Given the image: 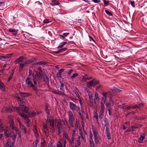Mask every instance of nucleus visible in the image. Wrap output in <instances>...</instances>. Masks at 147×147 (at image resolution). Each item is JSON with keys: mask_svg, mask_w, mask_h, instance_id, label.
<instances>
[{"mask_svg": "<svg viewBox=\"0 0 147 147\" xmlns=\"http://www.w3.org/2000/svg\"><path fill=\"white\" fill-rule=\"evenodd\" d=\"M32 75L34 84L35 85H36L37 81L40 79V77L39 76L38 72L36 73L35 74H32Z\"/></svg>", "mask_w": 147, "mask_h": 147, "instance_id": "obj_8", "label": "nucleus"}, {"mask_svg": "<svg viewBox=\"0 0 147 147\" xmlns=\"http://www.w3.org/2000/svg\"><path fill=\"white\" fill-rule=\"evenodd\" d=\"M105 110V107L103 106L100 107V109L99 113V117L100 119L102 118L104 115Z\"/></svg>", "mask_w": 147, "mask_h": 147, "instance_id": "obj_9", "label": "nucleus"}, {"mask_svg": "<svg viewBox=\"0 0 147 147\" xmlns=\"http://www.w3.org/2000/svg\"><path fill=\"white\" fill-rule=\"evenodd\" d=\"M0 89L3 92H5V91L4 85L1 81H0Z\"/></svg>", "mask_w": 147, "mask_h": 147, "instance_id": "obj_25", "label": "nucleus"}, {"mask_svg": "<svg viewBox=\"0 0 147 147\" xmlns=\"http://www.w3.org/2000/svg\"><path fill=\"white\" fill-rule=\"evenodd\" d=\"M103 2L105 5H107L109 4L110 1H106L105 0H104Z\"/></svg>", "mask_w": 147, "mask_h": 147, "instance_id": "obj_57", "label": "nucleus"}, {"mask_svg": "<svg viewBox=\"0 0 147 147\" xmlns=\"http://www.w3.org/2000/svg\"><path fill=\"white\" fill-rule=\"evenodd\" d=\"M20 127L23 130V132L25 133H26L27 131L26 127L24 125H22V123H20Z\"/></svg>", "mask_w": 147, "mask_h": 147, "instance_id": "obj_30", "label": "nucleus"}, {"mask_svg": "<svg viewBox=\"0 0 147 147\" xmlns=\"http://www.w3.org/2000/svg\"><path fill=\"white\" fill-rule=\"evenodd\" d=\"M11 111H12L11 108L9 107H4L2 110V112L4 113H6Z\"/></svg>", "mask_w": 147, "mask_h": 147, "instance_id": "obj_18", "label": "nucleus"}, {"mask_svg": "<svg viewBox=\"0 0 147 147\" xmlns=\"http://www.w3.org/2000/svg\"><path fill=\"white\" fill-rule=\"evenodd\" d=\"M57 147H62L61 143V142L58 143Z\"/></svg>", "mask_w": 147, "mask_h": 147, "instance_id": "obj_59", "label": "nucleus"}, {"mask_svg": "<svg viewBox=\"0 0 147 147\" xmlns=\"http://www.w3.org/2000/svg\"><path fill=\"white\" fill-rule=\"evenodd\" d=\"M5 129V126H4L1 122V120H0V131L2 132Z\"/></svg>", "mask_w": 147, "mask_h": 147, "instance_id": "obj_33", "label": "nucleus"}, {"mask_svg": "<svg viewBox=\"0 0 147 147\" xmlns=\"http://www.w3.org/2000/svg\"><path fill=\"white\" fill-rule=\"evenodd\" d=\"M92 1L94 3H98L100 2V0H92Z\"/></svg>", "mask_w": 147, "mask_h": 147, "instance_id": "obj_61", "label": "nucleus"}, {"mask_svg": "<svg viewBox=\"0 0 147 147\" xmlns=\"http://www.w3.org/2000/svg\"><path fill=\"white\" fill-rule=\"evenodd\" d=\"M13 55V54L12 53L6 55L5 56H1V57L2 59H7L11 57Z\"/></svg>", "mask_w": 147, "mask_h": 147, "instance_id": "obj_26", "label": "nucleus"}, {"mask_svg": "<svg viewBox=\"0 0 147 147\" xmlns=\"http://www.w3.org/2000/svg\"><path fill=\"white\" fill-rule=\"evenodd\" d=\"M92 129L93 130V132L94 138L98 137L97 135L98 132L96 128L94 126H92Z\"/></svg>", "mask_w": 147, "mask_h": 147, "instance_id": "obj_19", "label": "nucleus"}, {"mask_svg": "<svg viewBox=\"0 0 147 147\" xmlns=\"http://www.w3.org/2000/svg\"><path fill=\"white\" fill-rule=\"evenodd\" d=\"M56 120L49 119V122L50 123V125L51 127V129L53 130H55L54 125L56 121Z\"/></svg>", "mask_w": 147, "mask_h": 147, "instance_id": "obj_11", "label": "nucleus"}, {"mask_svg": "<svg viewBox=\"0 0 147 147\" xmlns=\"http://www.w3.org/2000/svg\"><path fill=\"white\" fill-rule=\"evenodd\" d=\"M46 62H45L44 61H40L38 62L37 63H35L32 65V66L33 67L36 66V65H45L46 64Z\"/></svg>", "mask_w": 147, "mask_h": 147, "instance_id": "obj_23", "label": "nucleus"}, {"mask_svg": "<svg viewBox=\"0 0 147 147\" xmlns=\"http://www.w3.org/2000/svg\"><path fill=\"white\" fill-rule=\"evenodd\" d=\"M11 128L13 130H14L16 131V134H18V133L21 132V131H19V129H18V128L16 127H13Z\"/></svg>", "mask_w": 147, "mask_h": 147, "instance_id": "obj_41", "label": "nucleus"}, {"mask_svg": "<svg viewBox=\"0 0 147 147\" xmlns=\"http://www.w3.org/2000/svg\"><path fill=\"white\" fill-rule=\"evenodd\" d=\"M79 101L81 106V111L82 113H84V109L83 108V105L81 99L80 98L79 99Z\"/></svg>", "mask_w": 147, "mask_h": 147, "instance_id": "obj_32", "label": "nucleus"}, {"mask_svg": "<svg viewBox=\"0 0 147 147\" xmlns=\"http://www.w3.org/2000/svg\"><path fill=\"white\" fill-rule=\"evenodd\" d=\"M87 76L86 75H85L83 76L82 79V80L84 82L88 80Z\"/></svg>", "mask_w": 147, "mask_h": 147, "instance_id": "obj_47", "label": "nucleus"}, {"mask_svg": "<svg viewBox=\"0 0 147 147\" xmlns=\"http://www.w3.org/2000/svg\"><path fill=\"white\" fill-rule=\"evenodd\" d=\"M69 107L70 109L74 111L77 112L79 114H80V109L79 107L77 106L73 102H70L69 103Z\"/></svg>", "mask_w": 147, "mask_h": 147, "instance_id": "obj_3", "label": "nucleus"}, {"mask_svg": "<svg viewBox=\"0 0 147 147\" xmlns=\"http://www.w3.org/2000/svg\"><path fill=\"white\" fill-rule=\"evenodd\" d=\"M16 108V111L19 115L26 121V122L27 126L29 127L30 125V124L29 123L30 120L28 117L27 115L24 114V113H23V111L22 110L18 108Z\"/></svg>", "mask_w": 147, "mask_h": 147, "instance_id": "obj_1", "label": "nucleus"}, {"mask_svg": "<svg viewBox=\"0 0 147 147\" xmlns=\"http://www.w3.org/2000/svg\"><path fill=\"white\" fill-rule=\"evenodd\" d=\"M93 135L92 133L90 132V133L89 142L90 145L92 147H94L95 146L92 139Z\"/></svg>", "mask_w": 147, "mask_h": 147, "instance_id": "obj_12", "label": "nucleus"}, {"mask_svg": "<svg viewBox=\"0 0 147 147\" xmlns=\"http://www.w3.org/2000/svg\"><path fill=\"white\" fill-rule=\"evenodd\" d=\"M99 83L98 81L96 79L94 78L90 81L87 82L86 85L87 87L89 88L90 87H94Z\"/></svg>", "mask_w": 147, "mask_h": 147, "instance_id": "obj_5", "label": "nucleus"}, {"mask_svg": "<svg viewBox=\"0 0 147 147\" xmlns=\"http://www.w3.org/2000/svg\"><path fill=\"white\" fill-rule=\"evenodd\" d=\"M25 65L24 62L23 63H20V66L19 67V69L20 71L22 70Z\"/></svg>", "mask_w": 147, "mask_h": 147, "instance_id": "obj_39", "label": "nucleus"}, {"mask_svg": "<svg viewBox=\"0 0 147 147\" xmlns=\"http://www.w3.org/2000/svg\"><path fill=\"white\" fill-rule=\"evenodd\" d=\"M94 103H96V101L97 100L98 101V100L99 99V97L98 96V95L95 92V94H94Z\"/></svg>", "mask_w": 147, "mask_h": 147, "instance_id": "obj_40", "label": "nucleus"}, {"mask_svg": "<svg viewBox=\"0 0 147 147\" xmlns=\"http://www.w3.org/2000/svg\"><path fill=\"white\" fill-rule=\"evenodd\" d=\"M99 116L98 115V114L97 112V111H94V114L93 117L94 118H97Z\"/></svg>", "mask_w": 147, "mask_h": 147, "instance_id": "obj_49", "label": "nucleus"}, {"mask_svg": "<svg viewBox=\"0 0 147 147\" xmlns=\"http://www.w3.org/2000/svg\"><path fill=\"white\" fill-rule=\"evenodd\" d=\"M63 125L61 122H58L57 124V127L58 130V132L59 134L61 133L62 131Z\"/></svg>", "mask_w": 147, "mask_h": 147, "instance_id": "obj_16", "label": "nucleus"}, {"mask_svg": "<svg viewBox=\"0 0 147 147\" xmlns=\"http://www.w3.org/2000/svg\"><path fill=\"white\" fill-rule=\"evenodd\" d=\"M138 112V111L137 110H136L135 111H133L132 112H129V113H127L126 115L127 116H128L129 115L131 114H132L133 115H134L135 113Z\"/></svg>", "mask_w": 147, "mask_h": 147, "instance_id": "obj_44", "label": "nucleus"}, {"mask_svg": "<svg viewBox=\"0 0 147 147\" xmlns=\"http://www.w3.org/2000/svg\"><path fill=\"white\" fill-rule=\"evenodd\" d=\"M78 76V74L77 73H74L71 76L70 78L71 79H73Z\"/></svg>", "mask_w": 147, "mask_h": 147, "instance_id": "obj_46", "label": "nucleus"}, {"mask_svg": "<svg viewBox=\"0 0 147 147\" xmlns=\"http://www.w3.org/2000/svg\"><path fill=\"white\" fill-rule=\"evenodd\" d=\"M62 69H60L59 71V72L57 74L56 77L58 79H60L61 76V72L60 71L62 70Z\"/></svg>", "mask_w": 147, "mask_h": 147, "instance_id": "obj_42", "label": "nucleus"}, {"mask_svg": "<svg viewBox=\"0 0 147 147\" xmlns=\"http://www.w3.org/2000/svg\"><path fill=\"white\" fill-rule=\"evenodd\" d=\"M94 140L95 141V142L97 144H98L99 143V142L98 140V137H94Z\"/></svg>", "mask_w": 147, "mask_h": 147, "instance_id": "obj_51", "label": "nucleus"}, {"mask_svg": "<svg viewBox=\"0 0 147 147\" xmlns=\"http://www.w3.org/2000/svg\"><path fill=\"white\" fill-rule=\"evenodd\" d=\"M133 131H132V129L129 128L127 129L125 131V132H129Z\"/></svg>", "mask_w": 147, "mask_h": 147, "instance_id": "obj_60", "label": "nucleus"}, {"mask_svg": "<svg viewBox=\"0 0 147 147\" xmlns=\"http://www.w3.org/2000/svg\"><path fill=\"white\" fill-rule=\"evenodd\" d=\"M26 59V57L24 56H22L16 59L14 63L15 64H16L20 62H23L24 60Z\"/></svg>", "mask_w": 147, "mask_h": 147, "instance_id": "obj_7", "label": "nucleus"}, {"mask_svg": "<svg viewBox=\"0 0 147 147\" xmlns=\"http://www.w3.org/2000/svg\"><path fill=\"white\" fill-rule=\"evenodd\" d=\"M37 60V59L36 58H33L30 59L28 60H26L24 61V62L26 65H29L32 62H34Z\"/></svg>", "mask_w": 147, "mask_h": 147, "instance_id": "obj_13", "label": "nucleus"}, {"mask_svg": "<svg viewBox=\"0 0 147 147\" xmlns=\"http://www.w3.org/2000/svg\"><path fill=\"white\" fill-rule=\"evenodd\" d=\"M17 100L18 104L20 106H24L25 104V102L24 100L18 96L16 97Z\"/></svg>", "mask_w": 147, "mask_h": 147, "instance_id": "obj_10", "label": "nucleus"}, {"mask_svg": "<svg viewBox=\"0 0 147 147\" xmlns=\"http://www.w3.org/2000/svg\"><path fill=\"white\" fill-rule=\"evenodd\" d=\"M69 118V122L72 127H73V122L74 121L75 119L72 112L70 111L67 113Z\"/></svg>", "mask_w": 147, "mask_h": 147, "instance_id": "obj_4", "label": "nucleus"}, {"mask_svg": "<svg viewBox=\"0 0 147 147\" xmlns=\"http://www.w3.org/2000/svg\"><path fill=\"white\" fill-rule=\"evenodd\" d=\"M65 138H66V139H67V141L68 142L70 141V139L68 138L67 135L65 132Z\"/></svg>", "mask_w": 147, "mask_h": 147, "instance_id": "obj_55", "label": "nucleus"}, {"mask_svg": "<svg viewBox=\"0 0 147 147\" xmlns=\"http://www.w3.org/2000/svg\"><path fill=\"white\" fill-rule=\"evenodd\" d=\"M104 121L105 123V125L106 126V127H108L109 125V123L108 122V120L106 118H104Z\"/></svg>", "mask_w": 147, "mask_h": 147, "instance_id": "obj_37", "label": "nucleus"}, {"mask_svg": "<svg viewBox=\"0 0 147 147\" xmlns=\"http://www.w3.org/2000/svg\"><path fill=\"white\" fill-rule=\"evenodd\" d=\"M145 135L144 134H143V135L141 136L138 139V142L139 143H142L143 140L145 138Z\"/></svg>", "mask_w": 147, "mask_h": 147, "instance_id": "obj_31", "label": "nucleus"}, {"mask_svg": "<svg viewBox=\"0 0 147 147\" xmlns=\"http://www.w3.org/2000/svg\"><path fill=\"white\" fill-rule=\"evenodd\" d=\"M5 129L4 130V133L7 137H8L9 136L10 129L9 127L5 125Z\"/></svg>", "mask_w": 147, "mask_h": 147, "instance_id": "obj_17", "label": "nucleus"}, {"mask_svg": "<svg viewBox=\"0 0 147 147\" xmlns=\"http://www.w3.org/2000/svg\"><path fill=\"white\" fill-rule=\"evenodd\" d=\"M130 2L132 6L133 7H135V3L134 1H132L131 0H130Z\"/></svg>", "mask_w": 147, "mask_h": 147, "instance_id": "obj_52", "label": "nucleus"}, {"mask_svg": "<svg viewBox=\"0 0 147 147\" xmlns=\"http://www.w3.org/2000/svg\"><path fill=\"white\" fill-rule=\"evenodd\" d=\"M96 121V123L99 125H100V123L99 122L98 117L95 118Z\"/></svg>", "mask_w": 147, "mask_h": 147, "instance_id": "obj_64", "label": "nucleus"}, {"mask_svg": "<svg viewBox=\"0 0 147 147\" xmlns=\"http://www.w3.org/2000/svg\"><path fill=\"white\" fill-rule=\"evenodd\" d=\"M137 105L139 106V107H140V108L141 107H142L143 106V104L142 103H140L138 104H137Z\"/></svg>", "mask_w": 147, "mask_h": 147, "instance_id": "obj_63", "label": "nucleus"}, {"mask_svg": "<svg viewBox=\"0 0 147 147\" xmlns=\"http://www.w3.org/2000/svg\"><path fill=\"white\" fill-rule=\"evenodd\" d=\"M142 126V125L141 124H139L136 123L134 125L131 126V129H132V131H135L134 130V129H136L139 127H141Z\"/></svg>", "mask_w": 147, "mask_h": 147, "instance_id": "obj_24", "label": "nucleus"}, {"mask_svg": "<svg viewBox=\"0 0 147 147\" xmlns=\"http://www.w3.org/2000/svg\"><path fill=\"white\" fill-rule=\"evenodd\" d=\"M106 134L107 137L109 139H111V137L110 136V133L109 131V129L108 127H106Z\"/></svg>", "mask_w": 147, "mask_h": 147, "instance_id": "obj_20", "label": "nucleus"}, {"mask_svg": "<svg viewBox=\"0 0 147 147\" xmlns=\"http://www.w3.org/2000/svg\"><path fill=\"white\" fill-rule=\"evenodd\" d=\"M21 96L22 97H26L29 96L31 95L30 93L28 92H20Z\"/></svg>", "mask_w": 147, "mask_h": 147, "instance_id": "obj_21", "label": "nucleus"}, {"mask_svg": "<svg viewBox=\"0 0 147 147\" xmlns=\"http://www.w3.org/2000/svg\"><path fill=\"white\" fill-rule=\"evenodd\" d=\"M143 21L145 25H147V16L143 18Z\"/></svg>", "mask_w": 147, "mask_h": 147, "instance_id": "obj_45", "label": "nucleus"}, {"mask_svg": "<svg viewBox=\"0 0 147 147\" xmlns=\"http://www.w3.org/2000/svg\"><path fill=\"white\" fill-rule=\"evenodd\" d=\"M93 100V99L89 100V106L90 107H92L94 105Z\"/></svg>", "mask_w": 147, "mask_h": 147, "instance_id": "obj_43", "label": "nucleus"}, {"mask_svg": "<svg viewBox=\"0 0 147 147\" xmlns=\"http://www.w3.org/2000/svg\"><path fill=\"white\" fill-rule=\"evenodd\" d=\"M102 94L103 96L101 98V101L100 102L101 105L100 107H101L102 106L104 107H105L104 104L105 103V102L107 100V93L103 92L102 93Z\"/></svg>", "mask_w": 147, "mask_h": 147, "instance_id": "obj_6", "label": "nucleus"}, {"mask_svg": "<svg viewBox=\"0 0 147 147\" xmlns=\"http://www.w3.org/2000/svg\"><path fill=\"white\" fill-rule=\"evenodd\" d=\"M51 22V21L49 20L45 19L43 21V22L44 24H47Z\"/></svg>", "mask_w": 147, "mask_h": 147, "instance_id": "obj_50", "label": "nucleus"}, {"mask_svg": "<svg viewBox=\"0 0 147 147\" xmlns=\"http://www.w3.org/2000/svg\"><path fill=\"white\" fill-rule=\"evenodd\" d=\"M16 134H15L13 133H11L10 136L13 140H15L16 139Z\"/></svg>", "mask_w": 147, "mask_h": 147, "instance_id": "obj_36", "label": "nucleus"}, {"mask_svg": "<svg viewBox=\"0 0 147 147\" xmlns=\"http://www.w3.org/2000/svg\"><path fill=\"white\" fill-rule=\"evenodd\" d=\"M15 71V69H13L12 70L10 74V76H9V78L8 79V81L9 82L12 78V77L13 76L14 73Z\"/></svg>", "mask_w": 147, "mask_h": 147, "instance_id": "obj_34", "label": "nucleus"}, {"mask_svg": "<svg viewBox=\"0 0 147 147\" xmlns=\"http://www.w3.org/2000/svg\"><path fill=\"white\" fill-rule=\"evenodd\" d=\"M64 45V42H62L59 44V46L57 47L58 48H62Z\"/></svg>", "mask_w": 147, "mask_h": 147, "instance_id": "obj_48", "label": "nucleus"}, {"mask_svg": "<svg viewBox=\"0 0 147 147\" xmlns=\"http://www.w3.org/2000/svg\"><path fill=\"white\" fill-rule=\"evenodd\" d=\"M105 11L106 12V13L109 16H112V14L110 12H109V11H108L107 10H105Z\"/></svg>", "mask_w": 147, "mask_h": 147, "instance_id": "obj_53", "label": "nucleus"}, {"mask_svg": "<svg viewBox=\"0 0 147 147\" xmlns=\"http://www.w3.org/2000/svg\"><path fill=\"white\" fill-rule=\"evenodd\" d=\"M32 73V71L31 69H29L28 71V73H29V76H30Z\"/></svg>", "mask_w": 147, "mask_h": 147, "instance_id": "obj_62", "label": "nucleus"}, {"mask_svg": "<svg viewBox=\"0 0 147 147\" xmlns=\"http://www.w3.org/2000/svg\"><path fill=\"white\" fill-rule=\"evenodd\" d=\"M8 120L9 123L10 124V125L11 127V128H12V127H14V122L13 120V119L12 117L11 116H9L8 117Z\"/></svg>", "mask_w": 147, "mask_h": 147, "instance_id": "obj_15", "label": "nucleus"}, {"mask_svg": "<svg viewBox=\"0 0 147 147\" xmlns=\"http://www.w3.org/2000/svg\"><path fill=\"white\" fill-rule=\"evenodd\" d=\"M25 82L28 88H32L34 91L36 92L37 91V88L35 86V84H33L32 80L29 77L27 78L25 81Z\"/></svg>", "mask_w": 147, "mask_h": 147, "instance_id": "obj_2", "label": "nucleus"}, {"mask_svg": "<svg viewBox=\"0 0 147 147\" xmlns=\"http://www.w3.org/2000/svg\"><path fill=\"white\" fill-rule=\"evenodd\" d=\"M47 125L46 124H44L43 125V131L45 134V135L47 137L49 136V130L47 128Z\"/></svg>", "mask_w": 147, "mask_h": 147, "instance_id": "obj_14", "label": "nucleus"}, {"mask_svg": "<svg viewBox=\"0 0 147 147\" xmlns=\"http://www.w3.org/2000/svg\"><path fill=\"white\" fill-rule=\"evenodd\" d=\"M39 76L40 78H42V76H43V74L42 73V70H40V71H39Z\"/></svg>", "mask_w": 147, "mask_h": 147, "instance_id": "obj_54", "label": "nucleus"}, {"mask_svg": "<svg viewBox=\"0 0 147 147\" xmlns=\"http://www.w3.org/2000/svg\"><path fill=\"white\" fill-rule=\"evenodd\" d=\"M9 32L12 33L13 35H15L17 34L18 32V30H16L14 28H10L9 30Z\"/></svg>", "mask_w": 147, "mask_h": 147, "instance_id": "obj_22", "label": "nucleus"}, {"mask_svg": "<svg viewBox=\"0 0 147 147\" xmlns=\"http://www.w3.org/2000/svg\"><path fill=\"white\" fill-rule=\"evenodd\" d=\"M20 109L22 110L23 111V112L24 111L25 113H27L28 112L29 108L28 107L25 106H23L22 107V109L18 107Z\"/></svg>", "mask_w": 147, "mask_h": 147, "instance_id": "obj_28", "label": "nucleus"}, {"mask_svg": "<svg viewBox=\"0 0 147 147\" xmlns=\"http://www.w3.org/2000/svg\"><path fill=\"white\" fill-rule=\"evenodd\" d=\"M59 3V1H58L52 0L51 3H50V5L52 6H54L56 5H58Z\"/></svg>", "mask_w": 147, "mask_h": 147, "instance_id": "obj_29", "label": "nucleus"}, {"mask_svg": "<svg viewBox=\"0 0 147 147\" xmlns=\"http://www.w3.org/2000/svg\"><path fill=\"white\" fill-rule=\"evenodd\" d=\"M105 106H106L107 108V110L108 109H111L109 107V106L110 105V103H105Z\"/></svg>", "mask_w": 147, "mask_h": 147, "instance_id": "obj_56", "label": "nucleus"}, {"mask_svg": "<svg viewBox=\"0 0 147 147\" xmlns=\"http://www.w3.org/2000/svg\"><path fill=\"white\" fill-rule=\"evenodd\" d=\"M4 147H13L11 142L7 140V143L5 144Z\"/></svg>", "mask_w": 147, "mask_h": 147, "instance_id": "obj_35", "label": "nucleus"}, {"mask_svg": "<svg viewBox=\"0 0 147 147\" xmlns=\"http://www.w3.org/2000/svg\"><path fill=\"white\" fill-rule=\"evenodd\" d=\"M127 110H130L131 109H135L136 108H140V107L138 105H136L133 106H129L127 107L126 108Z\"/></svg>", "mask_w": 147, "mask_h": 147, "instance_id": "obj_27", "label": "nucleus"}, {"mask_svg": "<svg viewBox=\"0 0 147 147\" xmlns=\"http://www.w3.org/2000/svg\"><path fill=\"white\" fill-rule=\"evenodd\" d=\"M36 115V113L35 112H33L28 113V115L30 117H32L35 116Z\"/></svg>", "mask_w": 147, "mask_h": 147, "instance_id": "obj_38", "label": "nucleus"}, {"mask_svg": "<svg viewBox=\"0 0 147 147\" xmlns=\"http://www.w3.org/2000/svg\"><path fill=\"white\" fill-rule=\"evenodd\" d=\"M60 84H61V87L60 88V89L61 90H63V87H64V85L62 83H61V82H60Z\"/></svg>", "mask_w": 147, "mask_h": 147, "instance_id": "obj_58", "label": "nucleus"}]
</instances>
